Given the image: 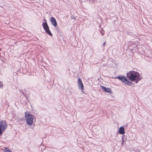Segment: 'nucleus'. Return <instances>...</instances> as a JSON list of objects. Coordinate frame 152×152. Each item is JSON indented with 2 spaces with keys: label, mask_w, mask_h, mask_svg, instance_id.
I'll return each instance as SVG.
<instances>
[{
  "label": "nucleus",
  "mask_w": 152,
  "mask_h": 152,
  "mask_svg": "<svg viewBox=\"0 0 152 152\" xmlns=\"http://www.w3.org/2000/svg\"><path fill=\"white\" fill-rule=\"evenodd\" d=\"M2 134V131L1 130H0V135Z\"/></svg>",
  "instance_id": "f8f14e48"
},
{
  "label": "nucleus",
  "mask_w": 152,
  "mask_h": 152,
  "mask_svg": "<svg viewBox=\"0 0 152 152\" xmlns=\"http://www.w3.org/2000/svg\"><path fill=\"white\" fill-rule=\"evenodd\" d=\"M101 88L102 89L105 91L106 92L109 93H111L112 91L111 89L109 88H106L104 86H101Z\"/></svg>",
  "instance_id": "6e6552de"
},
{
  "label": "nucleus",
  "mask_w": 152,
  "mask_h": 152,
  "mask_svg": "<svg viewBox=\"0 0 152 152\" xmlns=\"http://www.w3.org/2000/svg\"><path fill=\"white\" fill-rule=\"evenodd\" d=\"M126 77L131 81H134L136 83H138L142 78L139 73L133 70L130 71L127 73Z\"/></svg>",
  "instance_id": "f257e3e1"
},
{
  "label": "nucleus",
  "mask_w": 152,
  "mask_h": 152,
  "mask_svg": "<svg viewBox=\"0 0 152 152\" xmlns=\"http://www.w3.org/2000/svg\"><path fill=\"white\" fill-rule=\"evenodd\" d=\"M43 20L45 21V22L42 23V25L44 29L45 30V32L47 33V34L50 36H52L53 34L49 30V27L47 23V21L45 18L43 19Z\"/></svg>",
  "instance_id": "7ed1b4c3"
},
{
  "label": "nucleus",
  "mask_w": 152,
  "mask_h": 152,
  "mask_svg": "<svg viewBox=\"0 0 152 152\" xmlns=\"http://www.w3.org/2000/svg\"><path fill=\"white\" fill-rule=\"evenodd\" d=\"M115 79H118L121 80L123 82L128 85L130 86L132 85V82L129 81L126 77L123 76H119L115 77Z\"/></svg>",
  "instance_id": "20e7f679"
},
{
  "label": "nucleus",
  "mask_w": 152,
  "mask_h": 152,
  "mask_svg": "<svg viewBox=\"0 0 152 152\" xmlns=\"http://www.w3.org/2000/svg\"><path fill=\"white\" fill-rule=\"evenodd\" d=\"M124 142H122L121 143L122 145H123L124 144Z\"/></svg>",
  "instance_id": "2eb2a0df"
},
{
  "label": "nucleus",
  "mask_w": 152,
  "mask_h": 152,
  "mask_svg": "<svg viewBox=\"0 0 152 152\" xmlns=\"http://www.w3.org/2000/svg\"><path fill=\"white\" fill-rule=\"evenodd\" d=\"M77 83L79 88H80L81 90L83 91L84 89V86L82 81L80 78H79L78 79Z\"/></svg>",
  "instance_id": "423d86ee"
},
{
  "label": "nucleus",
  "mask_w": 152,
  "mask_h": 152,
  "mask_svg": "<svg viewBox=\"0 0 152 152\" xmlns=\"http://www.w3.org/2000/svg\"><path fill=\"white\" fill-rule=\"evenodd\" d=\"M126 141V139L125 138L124 136H123L122 137V142H124Z\"/></svg>",
  "instance_id": "9d476101"
},
{
  "label": "nucleus",
  "mask_w": 152,
  "mask_h": 152,
  "mask_svg": "<svg viewBox=\"0 0 152 152\" xmlns=\"http://www.w3.org/2000/svg\"><path fill=\"white\" fill-rule=\"evenodd\" d=\"M50 21L52 24L54 26L56 27L57 25V23L55 18L52 17L50 18Z\"/></svg>",
  "instance_id": "0eeeda50"
},
{
  "label": "nucleus",
  "mask_w": 152,
  "mask_h": 152,
  "mask_svg": "<svg viewBox=\"0 0 152 152\" xmlns=\"http://www.w3.org/2000/svg\"><path fill=\"white\" fill-rule=\"evenodd\" d=\"M101 33H102V35H103V34H104V33H102V32H101Z\"/></svg>",
  "instance_id": "dca6fc26"
},
{
  "label": "nucleus",
  "mask_w": 152,
  "mask_h": 152,
  "mask_svg": "<svg viewBox=\"0 0 152 152\" xmlns=\"http://www.w3.org/2000/svg\"><path fill=\"white\" fill-rule=\"evenodd\" d=\"M34 116L30 114L29 113L26 112L25 113V118L27 124L29 125H32L33 122Z\"/></svg>",
  "instance_id": "f03ea898"
},
{
  "label": "nucleus",
  "mask_w": 152,
  "mask_h": 152,
  "mask_svg": "<svg viewBox=\"0 0 152 152\" xmlns=\"http://www.w3.org/2000/svg\"><path fill=\"white\" fill-rule=\"evenodd\" d=\"M71 18L72 19H74V20H75V18L74 17V16H71Z\"/></svg>",
  "instance_id": "9b49d317"
},
{
  "label": "nucleus",
  "mask_w": 152,
  "mask_h": 152,
  "mask_svg": "<svg viewBox=\"0 0 152 152\" xmlns=\"http://www.w3.org/2000/svg\"><path fill=\"white\" fill-rule=\"evenodd\" d=\"M106 42H104L103 44V46H104L105 45V43Z\"/></svg>",
  "instance_id": "4468645a"
},
{
  "label": "nucleus",
  "mask_w": 152,
  "mask_h": 152,
  "mask_svg": "<svg viewBox=\"0 0 152 152\" xmlns=\"http://www.w3.org/2000/svg\"><path fill=\"white\" fill-rule=\"evenodd\" d=\"M119 133L121 134H123L125 133L124 129V127H121L119 128Z\"/></svg>",
  "instance_id": "1a4fd4ad"
},
{
  "label": "nucleus",
  "mask_w": 152,
  "mask_h": 152,
  "mask_svg": "<svg viewBox=\"0 0 152 152\" xmlns=\"http://www.w3.org/2000/svg\"><path fill=\"white\" fill-rule=\"evenodd\" d=\"M7 126V125L5 121L2 120L0 122V130L3 131L4 130Z\"/></svg>",
  "instance_id": "39448f33"
},
{
  "label": "nucleus",
  "mask_w": 152,
  "mask_h": 152,
  "mask_svg": "<svg viewBox=\"0 0 152 152\" xmlns=\"http://www.w3.org/2000/svg\"><path fill=\"white\" fill-rule=\"evenodd\" d=\"M2 86H3V85H2L0 84V88H2Z\"/></svg>",
  "instance_id": "ddd939ff"
}]
</instances>
